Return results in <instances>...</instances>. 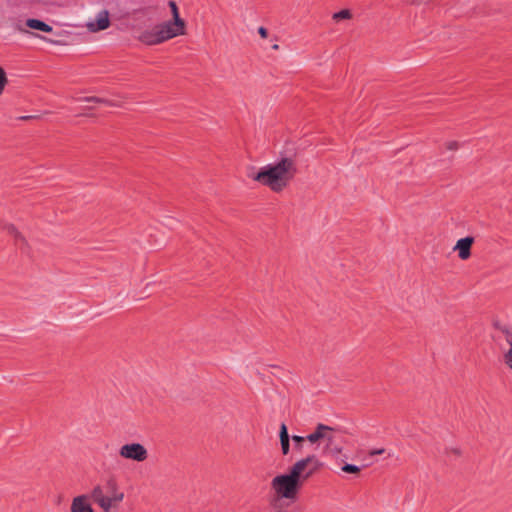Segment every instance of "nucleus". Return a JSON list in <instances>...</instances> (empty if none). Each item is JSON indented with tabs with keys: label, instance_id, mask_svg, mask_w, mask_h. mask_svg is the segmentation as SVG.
Returning a JSON list of instances; mask_svg holds the SVG:
<instances>
[{
	"label": "nucleus",
	"instance_id": "1",
	"mask_svg": "<svg viewBox=\"0 0 512 512\" xmlns=\"http://www.w3.org/2000/svg\"><path fill=\"white\" fill-rule=\"evenodd\" d=\"M322 463L311 454L297 460L287 473L279 474L271 480V489L276 499H296L304 481L320 469Z\"/></svg>",
	"mask_w": 512,
	"mask_h": 512
},
{
	"label": "nucleus",
	"instance_id": "2",
	"mask_svg": "<svg viewBox=\"0 0 512 512\" xmlns=\"http://www.w3.org/2000/svg\"><path fill=\"white\" fill-rule=\"evenodd\" d=\"M296 165L291 158L262 167L252 178L274 192L284 190L296 174Z\"/></svg>",
	"mask_w": 512,
	"mask_h": 512
},
{
	"label": "nucleus",
	"instance_id": "3",
	"mask_svg": "<svg viewBox=\"0 0 512 512\" xmlns=\"http://www.w3.org/2000/svg\"><path fill=\"white\" fill-rule=\"evenodd\" d=\"M337 432L338 429L336 427L319 423L315 426L314 430L307 435V441L311 444H320L323 442L325 444V453L331 452L333 450L340 452L341 448L336 446Z\"/></svg>",
	"mask_w": 512,
	"mask_h": 512
},
{
	"label": "nucleus",
	"instance_id": "4",
	"mask_svg": "<svg viewBox=\"0 0 512 512\" xmlns=\"http://www.w3.org/2000/svg\"><path fill=\"white\" fill-rule=\"evenodd\" d=\"M178 35L170 29L165 23L155 25L150 29H146L140 33L138 40L142 43L152 46L168 41Z\"/></svg>",
	"mask_w": 512,
	"mask_h": 512
},
{
	"label": "nucleus",
	"instance_id": "5",
	"mask_svg": "<svg viewBox=\"0 0 512 512\" xmlns=\"http://www.w3.org/2000/svg\"><path fill=\"white\" fill-rule=\"evenodd\" d=\"M15 29L22 34H31L32 36L39 38L49 44H59L58 41L49 39L47 37L41 36L33 31L43 32V33H52L53 27L49 24L45 23L42 20L36 18H28L25 21H20L15 25Z\"/></svg>",
	"mask_w": 512,
	"mask_h": 512
},
{
	"label": "nucleus",
	"instance_id": "6",
	"mask_svg": "<svg viewBox=\"0 0 512 512\" xmlns=\"http://www.w3.org/2000/svg\"><path fill=\"white\" fill-rule=\"evenodd\" d=\"M119 456L126 460L144 462L148 458V450L138 442H130L119 448Z\"/></svg>",
	"mask_w": 512,
	"mask_h": 512
},
{
	"label": "nucleus",
	"instance_id": "7",
	"mask_svg": "<svg viewBox=\"0 0 512 512\" xmlns=\"http://www.w3.org/2000/svg\"><path fill=\"white\" fill-rule=\"evenodd\" d=\"M110 26V17L107 10L99 11L93 19H90L85 27L89 32L96 33L106 30Z\"/></svg>",
	"mask_w": 512,
	"mask_h": 512
},
{
	"label": "nucleus",
	"instance_id": "8",
	"mask_svg": "<svg viewBox=\"0 0 512 512\" xmlns=\"http://www.w3.org/2000/svg\"><path fill=\"white\" fill-rule=\"evenodd\" d=\"M169 7L171 9L172 21H166L164 22L166 25L172 29L174 33H176L178 36L185 35L186 34V23L185 21L180 17L178 7L174 1L169 2Z\"/></svg>",
	"mask_w": 512,
	"mask_h": 512
},
{
	"label": "nucleus",
	"instance_id": "9",
	"mask_svg": "<svg viewBox=\"0 0 512 512\" xmlns=\"http://www.w3.org/2000/svg\"><path fill=\"white\" fill-rule=\"evenodd\" d=\"M91 499L102 509L103 512H109V501L106 499L103 488L96 485L91 491Z\"/></svg>",
	"mask_w": 512,
	"mask_h": 512
},
{
	"label": "nucleus",
	"instance_id": "10",
	"mask_svg": "<svg viewBox=\"0 0 512 512\" xmlns=\"http://www.w3.org/2000/svg\"><path fill=\"white\" fill-rule=\"evenodd\" d=\"M473 242L474 239L472 237L461 238L456 242L454 250L458 251L460 259L466 260L470 257Z\"/></svg>",
	"mask_w": 512,
	"mask_h": 512
},
{
	"label": "nucleus",
	"instance_id": "11",
	"mask_svg": "<svg viewBox=\"0 0 512 512\" xmlns=\"http://www.w3.org/2000/svg\"><path fill=\"white\" fill-rule=\"evenodd\" d=\"M110 495L106 497L109 501V512L117 507V505L123 501L124 493L118 491L117 484L114 482L109 483Z\"/></svg>",
	"mask_w": 512,
	"mask_h": 512
},
{
	"label": "nucleus",
	"instance_id": "12",
	"mask_svg": "<svg viewBox=\"0 0 512 512\" xmlns=\"http://www.w3.org/2000/svg\"><path fill=\"white\" fill-rule=\"evenodd\" d=\"M71 512H94V510L88 502L87 496L80 495L72 500Z\"/></svg>",
	"mask_w": 512,
	"mask_h": 512
},
{
	"label": "nucleus",
	"instance_id": "13",
	"mask_svg": "<svg viewBox=\"0 0 512 512\" xmlns=\"http://www.w3.org/2000/svg\"><path fill=\"white\" fill-rule=\"evenodd\" d=\"M498 329L504 335L506 342L509 344V348H512V327H508L506 325L498 326Z\"/></svg>",
	"mask_w": 512,
	"mask_h": 512
},
{
	"label": "nucleus",
	"instance_id": "14",
	"mask_svg": "<svg viewBox=\"0 0 512 512\" xmlns=\"http://www.w3.org/2000/svg\"><path fill=\"white\" fill-rule=\"evenodd\" d=\"M352 17V14L349 10L347 9H344V10H341L337 13H334L332 18L333 20L335 21H340V20H344V19H350Z\"/></svg>",
	"mask_w": 512,
	"mask_h": 512
},
{
	"label": "nucleus",
	"instance_id": "15",
	"mask_svg": "<svg viewBox=\"0 0 512 512\" xmlns=\"http://www.w3.org/2000/svg\"><path fill=\"white\" fill-rule=\"evenodd\" d=\"M292 440L295 443V449L298 451H301L303 448L304 441L307 440V436L303 437V436H299V435H293Z\"/></svg>",
	"mask_w": 512,
	"mask_h": 512
},
{
	"label": "nucleus",
	"instance_id": "16",
	"mask_svg": "<svg viewBox=\"0 0 512 512\" xmlns=\"http://www.w3.org/2000/svg\"><path fill=\"white\" fill-rule=\"evenodd\" d=\"M8 83V78L5 70L0 66V94L3 93L5 86Z\"/></svg>",
	"mask_w": 512,
	"mask_h": 512
},
{
	"label": "nucleus",
	"instance_id": "17",
	"mask_svg": "<svg viewBox=\"0 0 512 512\" xmlns=\"http://www.w3.org/2000/svg\"><path fill=\"white\" fill-rule=\"evenodd\" d=\"M505 365L512 371V348H509L503 355Z\"/></svg>",
	"mask_w": 512,
	"mask_h": 512
},
{
	"label": "nucleus",
	"instance_id": "18",
	"mask_svg": "<svg viewBox=\"0 0 512 512\" xmlns=\"http://www.w3.org/2000/svg\"><path fill=\"white\" fill-rule=\"evenodd\" d=\"M342 471L345 473H352V474H358L360 472V468L356 465L352 464H345L342 467Z\"/></svg>",
	"mask_w": 512,
	"mask_h": 512
},
{
	"label": "nucleus",
	"instance_id": "19",
	"mask_svg": "<svg viewBox=\"0 0 512 512\" xmlns=\"http://www.w3.org/2000/svg\"><path fill=\"white\" fill-rule=\"evenodd\" d=\"M281 451L283 455H288L290 452V439L280 440Z\"/></svg>",
	"mask_w": 512,
	"mask_h": 512
},
{
	"label": "nucleus",
	"instance_id": "20",
	"mask_svg": "<svg viewBox=\"0 0 512 512\" xmlns=\"http://www.w3.org/2000/svg\"><path fill=\"white\" fill-rule=\"evenodd\" d=\"M279 438H280V440L290 439V436L288 434V429L285 424H282L280 426Z\"/></svg>",
	"mask_w": 512,
	"mask_h": 512
},
{
	"label": "nucleus",
	"instance_id": "21",
	"mask_svg": "<svg viewBox=\"0 0 512 512\" xmlns=\"http://www.w3.org/2000/svg\"><path fill=\"white\" fill-rule=\"evenodd\" d=\"M458 147H459V144L456 141H449L446 143V148L450 151L457 150Z\"/></svg>",
	"mask_w": 512,
	"mask_h": 512
},
{
	"label": "nucleus",
	"instance_id": "22",
	"mask_svg": "<svg viewBox=\"0 0 512 512\" xmlns=\"http://www.w3.org/2000/svg\"><path fill=\"white\" fill-rule=\"evenodd\" d=\"M82 101L95 102V103H104L105 102L103 99L97 98V97H85L82 99Z\"/></svg>",
	"mask_w": 512,
	"mask_h": 512
},
{
	"label": "nucleus",
	"instance_id": "23",
	"mask_svg": "<svg viewBox=\"0 0 512 512\" xmlns=\"http://www.w3.org/2000/svg\"><path fill=\"white\" fill-rule=\"evenodd\" d=\"M6 230H7L10 234H12V235H14V236H16V237L19 235V233H18V231H17V229H16V227H15L14 225H11V224H10V225H7V226H6Z\"/></svg>",
	"mask_w": 512,
	"mask_h": 512
},
{
	"label": "nucleus",
	"instance_id": "24",
	"mask_svg": "<svg viewBox=\"0 0 512 512\" xmlns=\"http://www.w3.org/2000/svg\"><path fill=\"white\" fill-rule=\"evenodd\" d=\"M258 33L259 35L262 37V38H267L268 37V31L265 27H259L258 28Z\"/></svg>",
	"mask_w": 512,
	"mask_h": 512
},
{
	"label": "nucleus",
	"instance_id": "25",
	"mask_svg": "<svg viewBox=\"0 0 512 512\" xmlns=\"http://www.w3.org/2000/svg\"><path fill=\"white\" fill-rule=\"evenodd\" d=\"M384 452H385V450H384L383 448H381V449L371 450V451L369 452V454H370L371 456H374V455H380V454H383Z\"/></svg>",
	"mask_w": 512,
	"mask_h": 512
},
{
	"label": "nucleus",
	"instance_id": "26",
	"mask_svg": "<svg viewBox=\"0 0 512 512\" xmlns=\"http://www.w3.org/2000/svg\"><path fill=\"white\" fill-rule=\"evenodd\" d=\"M272 49H274V50H278V49H279V45H278V44H274V45L272 46Z\"/></svg>",
	"mask_w": 512,
	"mask_h": 512
},
{
	"label": "nucleus",
	"instance_id": "27",
	"mask_svg": "<svg viewBox=\"0 0 512 512\" xmlns=\"http://www.w3.org/2000/svg\"><path fill=\"white\" fill-rule=\"evenodd\" d=\"M30 118H32V116H26V117H24V119H30Z\"/></svg>",
	"mask_w": 512,
	"mask_h": 512
}]
</instances>
